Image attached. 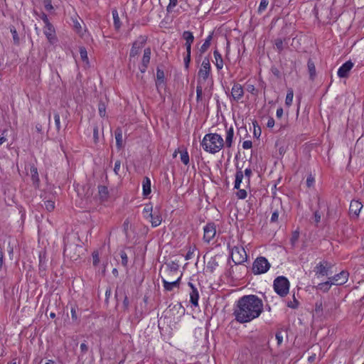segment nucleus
I'll return each mask as SVG.
<instances>
[{"label":"nucleus","mask_w":364,"mask_h":364,"mask_svg":"<svg viewBox=\"0 0 364 364\" xmlns=\"http://www.w3.org/2000/svg\"><path fill=\"white\" fill-rule=\"evenodd\" d=\"M263 309V302L257 296L245 295L237 301L233 315L237 322L247 323L258 318Z\"/></svg>","instance_id":"obj_1"},{"label":"nucleus","mask_w":364,"mask_h":364,"mask_svg":"<svg viewBox=\"0 0 364 364\" xmlns=\"http://www.w3.org/2000/svg\"><path fill=\"white\" fill-rule=\"evenodd\" d=\"M201 146L204 151L210 154L219 152L225 146L224 140L221 135L217 133H209L204 136Z\"/></svg>","instance_id":"obj_2"},{"label":"nucleus","mask_w":364,"mask_h":364,"mask_svg":"<svg viewBox=\"0 0 364 364\" xmlns=\"http://www.w3.org/2000/svg\"><path fill=\"white\" fill-rule=\"evenodd\" d=\"M274 289L280 296H287L289 290V282L284 276L277 277L274 281Z\"/></svg>","instance_id":"obj_3"},{"label":"nucleus","mask_w":364,"mask_h":364,"mask_svg":"<svg viewBox=\"0 0 364 364\" xmlns=\"http://www.w3.org/2000/svg\"><path fill=\"white\" fill-rule=\"evenodd\" d=\"M210 74L211 66L210 60L208 57H205L203 59L201 66L198 72L197 83H199V81H200V84H203V82L208 80Z\"/></svg>","instance_id":"obj_4"},{"label":"nucleus","mask_w":364,"mask_h":364,"mask_svg":"<svg viewBox=\"0 0 364 364\" xmlns=\"http://www.w3.org/2000/svg\"><path fill=\"white\" fill-rule=\"evenodd\" d=\"M270 268V264L264 257H257L252 264V272L255 274L266 273Z\"/></svg>","instance_id":"obj_5"},{"label":"nucleus","mask_w":364,"mask_h":364,"mask_svg":"<svg viewBox=\"0 0 364 364\" xmlns=\"http://www.w3.org/2000/svg\"><path fill=\"white\" fill-rule=\"evenodd\" d=\"M232 259L235 264H241L247 261V255L242 246H235L231 252Z\"/></svg>","instance_id":"obj_6"},{"label":"nucleus","mask_w":364,"mask_h":364,"mask_svg":"<svg viewBox=\"0 0 364 364\" xmlns=\"http://www.w3.org/2000/svg\"><path fill=\"white\" fill-rule=\"evenodd\" d=\"M146 40H147V38L146 36H140L133 43L132 48V49L130 50V53H129V56L131 58L135 57L136 55H137L139 53L140 50L145 46V44L146 43Z\"/></svg>","instance_id":"obj_7"},{"label":"nucleus","mask_w":364,"mask_h":364,"mask_svg":"<svg viewBox=\"0 0 364 364\" xmlns=\"http://www.w3.org/2000/svg\"><path fill=\"white\" fill-rule=\"evenodd\" d=\"M244 90L242 86L239 83H234L231 89V95L230 96V101L238 102L244 96Z\"/></svg>","instance_id":"obj_8"},{"label":"nucleus","mask_w":364,"mask_h":364,"mask_svg":"<svg viewBox=\"0 0 364 364\" xmlns=\"http://www.w3.org/2000/svg\"><path fill=\"white\" fill-rule=\"evenodd\" d=\"M181 277L182 274L181 273L174 281L168 279L165 276L161 277V280L164 284V289L166 291H171L174 288H178Z\"/></svg>","instance_id":"obj_9"},{"label":"nucleus","mask_w":364,"mask_h":364,"mask_svg":"<svg viewBox=\"0 0 364 364\" xmlns=\"http://www.w3.org/2000/svg\"><path fill=\"white\" fill-rule=\"evenodd\" d=\"M204 235L203 240L206 242H210V241L213 239L216 234V228L214 223H208L203 228Z\"/></svg>","instance_id":"obj_10"},{"label":"nucleus","mask_w":364,"mask_h":364,"mask_svg":"<svg viewBox=\"0 0 364 364\" xmlns=\"http://www.w3.org/2000/svg\"><path fill=\"white\" fill-rule=\"evenodd\" d=\"M348 276L349 274L348 272L342 271L339 274L329 277L328 279H330L333 285H342L347 282Z\"/></svg>","instance_id":"obj_11"},{"label":"nucleus","mask_w":364,"mask_h":364,"mask_svg":"<svg viewBox=\"0 0 364 364\" xmlns=\"http://www.w3.org/2000/svg\"><path fill=\"white\" fill-rule=\"evenodd\" d=\"M331 268V264L328 262H321L315 267V273L317 277L321 276H327L328 274V269Z\"/></svg>","instance_id":"obj_12"},{"label":"nucleus","mask_w":364,"mask_h":364,"mask_svg":"<svg viewBox=\"0 0 364 364\" xmlns=\"http://www.w3.org/2000/svg\"><path fill=\"white\" fill-rule=\"evenodd\" d=\"M178 268L179 265L177 262H171L166 264V268L164 272V274L168 279L172 280L171 274H179Z\"/></svg>","instance_id":"obj_13"},{"label":"nucleus","mask_w":364,"mask_h":364,"mask_svg":"<svg viewBox=\"0 0 364 364\" xmlns=\"http://www.w3.org/2000/svg\"><path fill=\"white\" fill-rule=\"evenodd\" d=\"M363 208V205L358 200H352L349 207V214L351 218H357Z\"/></svg>","instance_id":"obj_14"},{"label":"nucleus","mask_w":364,"mask_h":364,"mask_svg":"<svg viewBox=\"0 0 364 364\" xmlns=\"http://www.w3.org/2000/svg\"><path fill=\"white\" fill-rule=\"evenodd\" d=\"M353 67V63L350 61H346L343 63L338 70V75L339 77H346L348 75L349 72Z\"/></svg>","instance_id":"obj_15"},{"label":"nucleus","mask_w":364,"mask_h":364,"mask_svg":"<svg viewBox=\"0 0 364 364\" xmlns=\"http://www.w3.org/2000/svg\"><path fill=\"white\" fill-rule=\"evenodd\" d=\"M188 286L191 289V291L190 292V301L194 306H198L199 299L198 291L193 283L188 282Z\"/></svg>","instance_id":"obj_16"},{"label":"nucleus","mask_w":364,"mask_h":364,"mask_svg":"<svg viewBox=\"0 0 364 364\" xmlns=\"http://www.w3.org/2000/svg\"><path fill=\"white\" fill-rule=\"evenodd\" d=\"M233 136L234 129L231 126L229 128L226 129L225 141H224L225 145L228 148H230L232 145Z\"/></svg>","instance_id":"obj_17"},{"label":"nucleus","mask_w":364,"mask_h":364,"mask_svg":"<svg viewBox=\"0 0 364 364\" xmlns=\"http://www.w3.org/2000/svg\"><path fill=\"white\" fill-rule=\"evenodd\" d=\"M214 58H215V65L218 70H220L223 68V60L221 54L219 53L218 50H215L213 52Z\"/></svg>","instance_id":"obj_18"},{"label":"nucleus","mask_w":364,"mask_h":364,"mask_svg":"<svg viewBox=\"0 0 364 364\" xmlns=\"http://www.w3.org/2000/svg\"><path fill=\"white\" fill-rule=\"evenodd\" d=\"M143 195L147 196L151 193V181L148 177H145L142 182Z\"/></svg>","instance_id":"obj_19"},{"label":"nucleus","mask_w":364,"mask_h":364,"mask_svg":"<svg viewBox=\"0 0 364 364\" xmlns=\"http://www.w3.org/2000/svg\"><path fill=\"white\" fill-rule=\"evenodd\" d=\"M54 33H55L54 28L50 23L45 25L44 34L46 36L47 38L50 41H51V40L53 38Z\"/></svg>","instance_id":"obj_20"},{"label":"nucleus","mask_w":364,"mask_h":364,"mask_svg":"<svg viewBox=\"0 0 364 364\" xmlns=\"http://www.w3.org/2000/svg\"><path fill=\"white\" fill-rule=\"evenodd\" d=\"M149 218L151 225L154 228L159 226L162 221L161 216L155 212L152 214V217H149Z\"/></svg>","instance_id":"obj_21"},{"label":"nucleus","mask_w":364,"mask_h":364,"mask_svg":"<svg viewBox=\"0 0 364 364\" xmlns=\"http://www.w3.org/2000/svg\"><path fill=\"white\" fill-rule=\"evenodd\" d=\"M332 283L330 281V279L327 282H322V283H320L318 284L316 287V289L317 290H320L323 292H327L328 291V290L330 289L331 287Z\"/></svg>","instance_id":"obj_22"},{"label":"nucleus","mask_w":364,"mask_h":364,"mask_svg":"<svg viewBox=\"0 0 364 364\" xmlns=\"http://www.w3.org/2000/svg\"><path fill=\"white\" fill-rule=\"evenodd\" d=\"M243 172L242 171L241 169L240 170H237V172H236V174H235V188L236 189H239L240 188V183L242 181V178H243Z\"/></svg>","instance_id":"obj_23"},{"label":"nucleus","mask_w":364,"mask_h":364,"mask_svg":"<svg viewBox=\"0 0 364 364\" xmlns=\"http://www.w3.org/2000/svg\"><path fill=\"white\" fill-rule=\"evenodd\" d=\"M115 139L117 148L121 149L122 146V131L119 128L115 131Z\"/></svg>","instance_id":"obj_24"},{"label":"nucleus","mask_w":364,"mask_h":364,"mask_svg":"<svg viewBox=\"0 0 364 364\" xmlns=\"http://www.w3.org/2000/svg\"><path fill=\"white\" fill-rule=\"evenodd\" d=\"M112 17L114 20V26L117 30H119L121 27V22L119 17V14L117 9H113L112 11Z\"/></svg>","instance_id":"obj_25"},{"label":"nucleus","mask_w":364,"mask_h":364,"mask_svg":"<svg viewBox=\"0 0 364 364\" xmlns=\"http://www.w3.org/2000/svg\"><path fill=\"white\" fill-rule=\"evenodd\" d=\"M212 38H213V36L212 34H210L209 36H208V37L205 38L204 43H203V45L201 46L200 48V52L201 53H205L208 49V48L210 47V43H211V41H212Z\"/></svg>","instance_id":"obj_26"},{"label":"nucleus","mask_w":364,"mask_h":364,"mask_svg":"<svg viewBox=\"0 0 364 364\" xmlns=\"http://www.w3.org/2000/svg\"><path fill=\"white\" fill-rule=\"evenodd\" d=\"M150 59H151V48H146L144 50V55H143V58L141 60L142 64L144 65H149V63L150 62Z\"/></svg>","instance_id":"obj_27"},{"label":"nucleus","mask_w":364,"mask_h":364,"mask_svg":"<svg viewBox=\"0 0 364 364\" xmlns=\"http://www.w3.org/2000/svg\"><path fill=\"white\" fill-rule=\"evenodd\" d=\"M182 38L186 41V43H193L194 41L193 34L189 31H183Z\"/></svg>","instance_id":"obj_28"},{"label":"nucleus","mask_w":364,"mask_h":364,"mask_svg":"<svg viewBox=\"0 0 364 364\" xmlns=\"http://www.w3.org/2000/svg\"><path fill=\"white\" fill-rule=\"evenodd\" d=\"M98 193H99L100 198L102 200H105L107 198L109 192H108V189L106 186H100L98 187Z\"/></svg>","instance_id":"obj_29"},{"label":"nucleus","mask_w":364,"mask_h":364,"mask_svg":"<svg viewBox=\"0 0 364 364\" xmlns=\"http://www.w3.org/2000/svg\"><path fill=\"white\" fill-rule=\"evenodd\" d=\"M152 210H153V206L151 204H146L144 209H143V213L144 217L146 219H149V217H152Z\"/></svg>","instance_id":"obj_30"},{"label":"nucleus","mask_w":364,"mask_h":364,"mask_svg":"<svg viewBox=\"0 0 364 364\" xmlns=\"http://www.w3.org/2000/svg\"><path fill=\"white\" fill-rule=\"evenodd\" d=\"M307 66L310 75V78L313 80L316 75V68L314 63L311 59H309L308 60Z\"/></svg>","instance_id":"obj_31"},{"label":"nucleus","mask_w":364,"mask_h":364,"mask_svg":"<svg viewBox=\"0 0 364 364\" xmlns=\"http://www.w3.org/2000/svg\"><path fill=\"white\" fill-rule=\"evenodd\" d=\"M294 97V91L291 88L288 89L286 99H285V105L287 107H290L292 104Z\"/></svg>","instance_id":"obj_32"},{"label":"nucleus","mask_w":364,"mask_h":364,"mask_svg":"<svg viewBox=\"0 0 364 364\" xmlns=\"http://www.w3.org/2000/svg\"><path fill=\"white\" fill-rule=\"evenodd\" d=\"M203 100V84H200V81L199 83H197L196 87V101L197 102H200Z\"/></svg>","instance_id":"obj_33"},{"label":"nucleus","mask_w":364,"mask_h":364,"mask_svg":"<svg viewBox=\"0 0 364 364\" xmlns=\"http://www.w3.org/2000/svg\"><path fill=\"white\" fill-rule=\"evenodd\" d=\"M156 78L157 80L156 82V86H159L160 84L164 82V73L162 70L157 68L156 70Z\"/></svg>","instance_id":"obj_34"},{"label":"nucleus","mask_w":364,"mask_h":364,"mask_svg":"<svg viewBox=\"0 0 364 364\" xmlns=\"http://www.w3.org/2000/svg\"><path fill=\"white\" fill-rule=\"evenodd\" d=\"M80 55L81 60L86 63V64H89L87 52L85 47L80 48Z\"/></svg>","instance_id":"obj_35"},{"label":"nucleus","mask_w":364,"mask_h":364,"mask_svg":"<svg viewBox=\"0 0 364 364\" xmlns=\"http://www.w3.org/2000/svg\"><path fill=\"white\" fill-rule=\"evenodd\" d=\"M10 31L13 36L14 43L16 45L18 44L19 43V38H18V33H17V31H16V29L15 28V27L14 26L10 27Z\"/></svg>","instance_id":"obj_36"},{"label":"nucleus","mask_w":364,"mask_h":364,"mask_svg":"<svg viewBox=\"0 0 364 364\" xmlns=\"http://www.w3.org/2000/svg\"><path fill=\"white\" fill-rule=\"evenodd\" d=\"M44 205L46 210L49 212L53 211L55 208V203L50 200L44 201Z\"/></svg>","instance_id":"obj_37"},{"label":"nucleus","mask_w":364,"mask_h":364,"mask_svg":"<svg viewBox=\"0 0 364 364\" xmlns=\"http://www.w3.org/2000/svg\"><path fill=\"white\" fill-rule=\"evenodd\" d=\"M269 4L268 0H261V2L259 4V8H258V13L262 14L267 7Z\"/></svg>","instance_id":"obj_38"},{"label":"nucleus","mask_w":364,"mask_h":364,"mask_svg":"<svg viewBox=\"0 0 364 364\" xmlns=\"http://www.w3.org/2000/svg\"><path fill=\"white\" fill-rule=\"evenodd\" d=\"M31 174L33 182H36L38 181V171L36 167L33 166L31 168Z\"/></svg>","instance_id":"obj_39"},{"label":"nucleus","mask_w":364,"mask_h":364,"mask_svg":"<svg viewBox=\"0 0 364 364\" xmlns=\"http://www.w3.org/2000/svg\"><path fill=\"white\" fill-rule=\"evenodd\" d=\"M181 161L185 164L188 165L189 164V156L188 152L186 151L182 152L181 154Z\"/></svg>","instance_id":"obj_40"},{"label":"nucleus","mask_w":364,"mask_h":364,"mask_svg":"<svg viewBox=\"0 0 364 364\" xmlns=\"http://www.w3.org/2000/svg\"><path fill=\"white\" fill-rule=\"evenodd\" d=\"M274 45L279 51L284 49V43L282 38H277L274 41Z\"/></svg>","instance_id":"obj_41"},{"label":"nucleus","mask_w":364,"mask_h":364,"mask_svg":"<svg viewBox=\"0 0 364 364\" xmlns=\"http://www.w3.org/2000/svg\"><path fill=\"white\" fill-rule=\"evenodd\" d=\"M99 114L102 117H105L106 114V107L105 105L102 102L99 103L98 105Z\"/></svg>","instance_id":"obj_42"},{"label":"nucleus","mask_w":364,"mask_h":364,"mask_svg":"<svg viewBox=\"0 0 364 364\" xmlns=\"http://www.w3.org/2000/svg\"><path fill=\"white\" fill-rule=\"evenodd\" d=\"M54 120H55V124L56 129H57L58 132H59L60 130L61 126H60V115H59L58 113H55V114H54Z\"/></svg>","instance_id":"obj_43"},{"label":"nucleus","mask_w":364,"mask_h":364,"mask_svg":"<svg viewBox=\"0 0 364 364\" xmlns=\"http://www.w3.org/2000/svg\"><path fill=\"white\" fill-rule=\"evenodd\" d=\"M120 257L122 258V264L123 266L126 267L128 263V257H127V253L124 251H121Z\"/></svg>","instance_id":"obj_44"},{"label":"nucleus","mask_w":364,"mask_h":364,"mask_svg":"<svg viewBox=\"0 0 364 364\" xmlns=\"http://www.w3.org/2000/svg\"><path fill=\"white\" fill-rule=\"evenodd\" d=\"M93 140L95 144L99 141V129L97 126H95L93 128Z\"/></svg>","instance_id":"obj_45"},{"label":"nucleus","mask_w":364,"mask_h":364,"mask_svg":"<svg viewBox=\"0 0 364 364\" xmlns=\"http://www.w3.org/2000/svg\"><path fill=\"white\" fill-rule=\"evenodd\" d=\"M92 260H93V265L97 266L100 262V257L99 254L97 251H94L92 252Z\"/></svg>","instance_id":"obj_46"},{"label":"nucleus","mask_w":364,"mask_h":364,"mask_svg":"<svg viewBox=\"0 0 364 364\" xmlns=\"http://www.w3.org/2000/svg\"><path fill=\"white\" fill-rule=\"evenodd\" d=\"M237 196L240 199H245L247 197V191L244 189H238L236 193Z\"/></svg>","instance_id":"obj_47"},{"label":"nucleus","mask_w":364,"mask_h":364,"mask_svg":"<svg viewBox=\"0 0 364 364\" xmlns=\"http://www.w3.org/2000/svg\"><path fill=\"white\" fill-rule=\"evenodd\" d=\"M279 218V211L277 209L274 210V212L272 214L270 221L271 223H276L278 220Z\"/></svg>","instance_id":"obj_48"},{"label":"nucleus","mask_w":364,"mask_h":364,"mask_svg":"<svg viewBox=\"0 0 364 364\" xmlns=\"http://www.w3.org/2000/svg\"><path fill=\"white\" fill-rule=\"evenodd\" d=\"M275 337H276V339L277 341V345L280 346L283 342V336L282 334V331H277L276 333Z\"/></svg>","instance_id":"obj_49"},{"label":"nucleus","mask_w":364,"mask_h":364,"mask_svg":"<svg viewBox=\"0 0 364 364\" xmlns=\"http://www.w3.org/2000/svg\"><path fill=\"white\" fill-rule=\"evenodd\" d=\"M121 167V162L119 160L115 161L114 171L116 175H119V171Z\"/></svg>","instance_id":"obj_50"},{"label":"nucleus","mask_w":364,"mask_h":364,"mask_svg":"<svg viewBox=\"0 0 364 364\" xmlns=\"http://www.w3.org/2000/svg\"><path fill=\"white\" fill-rule=\"evenodd\" d=\"M43 5L47 11H50L53 9L51 0H43Z\"/></svg>","instance_id":"obj_51"},{"label":"nucleus","mask_w":364,"mask_h":364,"mask_svg":"<svg viewBox=\"0 0 364 364\" xmlns=\"http://www.w3.org/2000/svg\"><path fill=\"white\" fill-rule=\"evenodd\" d=\"M299 302L296 301L295 297L294 296V301H289L287 303V306L291 309H296L298 307Z\"/></svg>","instance_id":"obj_52"},{"label":"nucleus","mask_w":364,"mask_h":364,"mask_svg":"<svg viewBox=\"0 0 364 364\" xmlns=\"http://www.w3.org/2000/svg\"><path fill=\"white\" fill-rule=\"evenodd\" d=\"M183 61H184L185 68L186 69H188L189 64L191 62V55H189L188 53H186V55L184 57Z\"/></svg>","instance_id":"obj_53"},{"label":"nucleus","mask_w":364,"mask_h":364,"mask_svg":"<svg viewBox=\"0 0 364 364\" xmlns=\"http://www.w3.org/2000/svg\"><path fill=\"white\" fill-rule=\"evenodd\" d=\"M77 309L75 306L71 308V317L73 320L76 321L77 319Z\"/></svg>","instance_id":"obj_54"},{"label":"nucleus","mask_w":364,"mask_h":364,"mask_svg":"<svg viewBox=\"0 0 364 364\" xmlns=\"http://www.w3.org/2000/svg\"><path fill=\"white\" fill-rule=\"evenodd\" d=\"M252 146V143L250 140H247L243 141L242 143V148L245 149H249Z\"/></svg>","instance_id":"obj_55"},{"label":"nucleus","mask_w":364,"mask_h":364,"mask_svg":"<svg viewBox=\"0 0 364 364\" xmlns=\"http://www.w3.org/2000/svg\"><path fill=\"white\" fill-rule=\"evenodd\" d=\"M321 214L319 213L318 210L315 211L314 214V221L316 224H318L321 221Z\"/></svg>","instance_id":"obj_56"},{"label":"nucleus","mask_w":364,"mask_h":364,"mask_svg":"<svg viewBox=\"0 0 364 364\" xmlns=\"http://www.w3.org/2000/svg\"><path fill=\"white\" fill-rule=\"evenodd\" d=\"M6 132H7L6 130H4L1 133V134L0 135V146L1 144H3L6 141Z\"/></svg>","instance_id":"obj_57"},{"label":"nucleus","mask_w":364,"mask_h":364,"mask_svg":"<svg viewBox=\"0 0 364 364\" xmlns=\"http://www.w3.org/2000/svg\"><path fill=\"white\" fill-rule=\"evenodd\" d=\"M314 183V178L312 176H309L306 179V185L308 187H311L313 186Z\"/></svg>","instance_id":"obj_58"},{"label":"nucleus","mask_w":364,"mask_h":364,"mask_svg":"<svg viewBox=\"0 0 364 364\" xmlns=\"http://www.w3.org/2000/svg\"><path fill=\"white\" fill-rule=\"evenodd\" d=\"M194 253V249H190L185 256L186 260L191 259L193 257V255Z\"/></svg>","instance_id":"obj_59"},{"label":"nucleus","mask_w":364,"mask_h":364,"mask_svg":"<svg viewBox=\"0 0 364 364\" xmlns=\"http://www.w3.org/2000/svg\"><path fill=\"white\" fill-rule=\"evenodd\" d=\"M178 0H169V4L167 6V10L169 11L171 8L175 7L177 5Z\"/></svg>","instance_id":"obj_60"},{"label":"nucleus","mask_w":364,"mask_h":364,"mask_svg":"<svg viewBox=\"0 0 364 364\" xmlns=\"http://www.w3.org/2000/svg\"><path fill=\"white\" fill-rule=\"evenodd\" d=\"M39 269L41 271V270H45L46 269V265H45V262H43V259H42V257H41V255L39 256Z\"/></svg>","instance_id":"obj_61"},{"label":"nucleus","mask_w":364,"mask_h":364,"mask_svg":"<svg viewBox=\"0 0 364 364\" xmlns=\"http://www.w3.org/2000/svg\"><path fill=\"white\" fill-rule=\"evenodd\" d=\"M80 350L83 354H85L87 352L88 347L85 343H82L80 344Z\"/></svg>","instance_id":"obj_62"},{"label":"nucleus","mask_w":364,"mask_h":364,"mask_svg":"<svg viewBox=\"0 0 364 364\" xmlns=\"http://www.w3.org/2000/svg\"><path fill=\"white\" fill-rule=\"evenodd\" d=\"M267 126L269 128H272L274 126V119L272 117H269Z\"/></svg>","instance_id":"obj_63"},{"label":"nucleus","mask_w":364,"mask_h":364,"mask_svg":"<svg viewBox=\"0 0 364 364\" xmlns=\"http://www.w3.org/2000/svg\"><path fill=\"white\" fill-rule=\"evenodd\" d=\"M41 18L43 20V21L44 22L45 25L50 23L48 18L46 14L43 13Z\"/></svg>","instance_id":"obj_64"}]
</instances>
